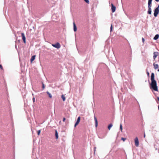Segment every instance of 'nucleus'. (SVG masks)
Returning <instances> with one entry per match:
<instances>
[{"instance_id":"0eeeda50","label":"nucleus","mask_w":159,"mask_h":159,"mask_svg":"<svg viewBox=\"0 0 159 159\" xmlns=\"http://www.w3.org/2000/svg\"><path fill=\"white\" fill-rule=\"evenodd\" d=\"M111 5L112 12H114L115 11L116 7L112 3L111 4Z\"/></svg>"},{"instance_id":"412c9836","label":"nucleus","mask_w":159,"mask_h":159,"mask_svg":"<svg viewBox=\"0 0 159 159\" xmlns=\"http://www.w3.org/2000/svg\"><path fill=\"white\" fill-rule=\"evenodd\" d=\"M152 0H148V4H152Z\"/></svg>"},{"instance_id":"58836bf2","label":"nucleus","mask_w":159,"mask_h":159,"mask_svg":"<svg viewBox=\"0 0 159 159\" xmlns=\"http://www.w3.org/2000/svg\"><path fill=\"white\" fill-rule=\"evenodd\" d=\"M158 110H159V105L158 106Z\"/></svg>"},{"instance_id":"72a5a7b5","label":"nucleus","mask_w":159,"mask_h":159,"mask_svg":"<svg viewBox=\"0 0 159 159\" xmlns=\"http://www.w3.org/2000/svg\"><path fill=\"white\" fill-rule=\"evenodd\" d=\"M155 0L157 2H158L159 1V0Z\"/></svg>"},{"instance_id":"ea45409f","label":"nucleus","mask_w":159,"mask_h":159,"mask_svg":"<svg viewBox=\"0 0 159 159\" xmlns=\"http://www.w3.org/2000/svg\"><path fill=\"white\" fill-rule=\"evenodd\" d=\"M157 71H158V72L159 71V69H158V70H157Z\"/></svg>"},{"instance_id":"9d476101","label":"nucleus","mask_w":159,"mask_h":159,"mask_svg":"<svg viewBox=\"0 0 159 159\" xmlns=\"http://www.w3.org/2000/svg\"><path fill=\"white\" fill-rule=\"evenodd\" d=\"M153 66H154V69H157L158 68V65L157 64H156L155 63L153 64Z\"/></svg>"},{"instance_id":"c9c22d12","label":"nucleus","mask_w":159,"mask_h":159,"mask_svg":"<svg viewBox=\"0 0 159 159\" xmlns=\"http://www.w3.org/2000/svg\"><path fill=\"white\" fill-rule=\"evenodd\" d=\"M15 48H17V46L16 45H15Z\"/></svg>"},{"instance_id":"bb28decb","label":"nucleus","mask_w":159,"mask_h":159,"mask_svg":"<svg viewBox=\"0 0 159 159\" xmlns=\"http://www.w3.org/2000/svg\"><path fill=\"white\" fill-rule=\"evenodd\" d=\"M0 68L2 70H3V67L1 64H0Z\"/></svg>"},{"instance_id":"a211bd4d","label":"nucleus","mask_w":159,"mask_h":159,"mask_svg":"<svg viewBox=\"0 0 159 159\" xmlns=\"http://www.w3.org/2000/svg\"><path fill=\"white\" fill-rule=\"evenodd\" d=\"M113 125L112 124H110L108 127V128L109 130H110L112 126Z\"/></svg>"},{"instance_id":"a878e982","label":"nucleus","mask_w":159,"mask_h":159,"mask_svg":"<svg viewBox=\"0 0 159 159\" xmlns=\"http://www.w3.org/2000/svg\"><path fill=\"white\" fill-rule=\"evenodd\" d=\"M45 88L44 84L43 83H42V88L43 89Z\"/></svg>"},{"instance_id":"f257e3e1","label":"nucleus","mask_w":159,"mask_h":159,"mask_svg":"<svg viewBox=\"0 0 159 159\" xmlns=\"http://www.w3.org/2000/svg\"><path fill=\"white\" fill-rule=\"evenodd\" d=\"M151 88L153 89L155 91H158V88L156 81L154 80V74L153 73L151 74Z\"/></svg>"},{"instance_id":"473e14b6","label":"nucleus","mask_w":159,"mask_h":159,"mask_svg":"<svg viewBox=\"0 0 159 159\" xmlns=\"http://www.w3.org/2000/svg\"><path fill=\"white\" fill-rule=\"evenodd\" d=\"M157 99L159 101V97H157Z\"/></svg>"},{"instance_id":"20e7f679","label":"nucleus","mask_w":159,"mask_h":159,"mask_svg":"<svg viewBox=\"0 0 159 159\" xmlns=\"http://www.w3.org/2000/svg\"><path fill=\"white\" fill-rule=\"evenodd\" d=\"M134 142L135 145L136 147H138L139 145V141L137 137H136L134 139Z\"/></svg>"},{"instance_id":"6e6552de","label":"nucleus","mask_w":159,"mask_h":159,"mask_svg":"<svg viewBox=\"0 0 159 159\" xmlns=\"http://www.w3.org/2000/svg\"><path fill=\"white\" fill-rule=\"evenodd\" d=\"M94 119L95 123V127H97L98 125V122L96 117L95 116H94Z\"/></svg>"},{"instance_id":"cd10ccee","label":"nucleus","mask_w":159,"mask_h":159,"mask_svg":"<svg viewBox=\"0 0 159 159\" xmlns=\"http://www.w3.org/2000/svg\"><path fill=\"white\" fill-rule=\"evenodd\" d=\"M79 124V123H77L76 122L75 123V125H74V127H76V126Z\"/></svg>"},{"instance_id":"6ab92c4d","label":"nucleus","mask_w":159,"mask_h":159,"mask_svg":"<svg viewBox=\"0 0 159 159\" xmlns=\"http://www.w3.org/2000/svg\"><path fill=\"white\" fill-rule=\"evenodd\" d=\"M120 129L121 130V132H122V125L121 124H120Z\"/></svg>"},{"instance_id":"7c9ffc66","label":"nucleus","mask_w":159,"mask_h":159,"mask_svg":"<svg viewBox=\"0 0 159 159\" xmlns=\"http://www.w3.org/2000/svg\"><path fill=\"white\" fill-rule=\"evenodd\" d=\"M66 120V118H63V122H64Z\"/></svg>"},{"instance_id":"f704fd0d","label":"nucleus","mask_w":159,"mask_h":159,"mask_svg":"<svg viewBox=\"0 0 159 159\" xmlns=\"http://www.w3.org/2000/svg\"><path fill=\"white\" fill-rule=\"evenodd\" d=\"M157 8H158V9H159V5L158 6V7Z\"/></svg>"},{"instance_id":"393cba45","label":"nucleus","mask_w":159,"mask_h":159,"mask_svg":"<svg viewBox=\"0 0 159 159\" xmlns=\"http://www.w3.org/2000/svg\"><path fill=\"white\" fill-rule=\"evenodd\" d=\"M40 132H41V130H39L38 131V135H39L40 134Z\"/></svg>"},{"instance_id":"f3484780","label":"nucleus","mask_w":159,"mask_h":159,"mask_svg":"<svg viewBox=\"0 0 159 159\" xmlns=\"http://www.w3.org/2000/svg\"><path fill=\"white\" fill-rule=\"evenodd\" d=\"M61 98H62L63 101H64L66 100V98L63 95H62L61 96Z\"/></svg>"},{"instance_id":"9b49d317","label":"nucleus","mask_w":159,"mask_h":159,"mask_svg":"<svg viewBox=\"0 0 159 159\" xmlns=\"http://www.w3.org/2000/svg\"><path fill=\"white\" fill-rule=\"evenodd\" d=\"M159 37V35L158 34H156L153 38V39L155 40H157L158 39Z\"/></svg>"},{"instance_id":"c85d7f7f","label":"nucleus","mask_w":159,"mask_h":159,"mask_svg":"<svg viewBox=\"0 0 159 159\" xmlns=\"http://www.w3.org/2000/svg\"><path fill=\"white\" fill-rule=\"evenodd\" d=\"M33 99V102H35V98H34V97H33V99Z\"/></svg>"},{"instance_id":"b1692460","label":"nucleus","mask_w":159,"mask_h":159,"mask_svg":"<svg viewBox=\"0 0 159 159\" xmlns=\"http://www.w3.org/2000/svg\"><path fill=\"white\" fill-rule=\"evenodd\" d=\"M126 139L125 138H121V140H123L124 141H125Z\"/></svg>"},{"instance_id":"2f4dec72","label":"nucleus","mask_w":159,"mask_h":159,"mask_svg":"<svg viewBox=\"0 0 159 159\" xmlns=\"http://www.w3.org/2000/svg\"><path fill=\"white\" fill-rule=\"evenodd\" d=\"M147 73L148 75V76L149 75V73L148 72H147Z\"/></svg>"},{"instance_id":"c756f323","label":"nucleus","mask_w":159,"mask_h":159,"mask_svg":"<svg viewBox=\"0 0 159 159\" xmlns=\"http://www.w3.org/2000/svg\"><path fill=\"white\" fill-rule=\"evenodd\" d=\"M142 40L143 42V43L144 42L145 40H144V39L143 38H142Z\"/></svg>"},{"instance_id":"7ed1b4c3","label":"nucleus","mask_w":159,"mask_h":159,"mask_svg":"<svg viewBox=\"0 0 159 159\" xmlns=\"http://www.w3.org/2000/svg\"><path fill=\"white\" fill-rule=\"evenodd\" d=\"M159 13V9L158 8H156L154 11V15L155 17H156Z\"/></svg>"},{"instance_id":"aec40b11","label":"nucleus","mask_w":159,"mask_h":159,"mask_svg":"<svg viewBox=\"0 0 159 159\" xmlns=\"http://www.w3.org/2000/svg\"><path fill=\"white\" fill-rule=\"evenodd\" d=\"M151 4H148V9H151Z\"/></svg>"},{"instance_id":"423d86ee","label":"nucleus","mask_w":159,"mask_h":159,"mask_svg":"<svg viewBox=\"0 0 159 159\" xmlns=\"http://www.w3.org/2000/svg\"><path fill=\"white\" fill-rule=\"evenodd\" d=\"M21 36L22 37V39L23 40L24 43H26V40H25L26 39H25V36L24 34V33H21Z\"/></svg>"},{"instance_id":"ddd939ff","label":"nucleus","mask_w":159,"mask_h":159,"mask_svg":"<svg viewBox=\"0 0 159 159\" xmlns=\"http://www.w3.org/2000/svg\"><path fill=\"white\" fill-rule=\"evenodd\" d=\"M35 55H34L30 59V61L31 62H32L35 59Z\"/></svg>"},{"instance_id":"4468645a","label":"nucleus","mask_w":159,"mask_h":159,"mask_svg":"<svg viewBox=\"0 0 159 159\" xmlns=\"http://www.w3.org/2000/svg\"><path fill=\"white\" fill-rule=\"evenodd\" d=\"M48 94V95L49 97L51 98H52V96L51 95V94L48 91H47L46 92Z\"/></svg>"},{"instance_id":"4c0bfd02","label":"nucleus","mask_w":159,"mask_h":159,"mask_svg":"<svg viewBox=\"0 0 159 159\" xmlns=\"http://www.w3.org/2000/svg\"><path fill=\"white\" fill-rule=\"evenodd\" d=\"M95 148H95L94 149V152H95Z\"/></svg>"},{"instance_id":"5701e85b","label":"nucleus","mask_w":159,"mask_h":159,"mask_svg":"<svg viewBox=\"0 0 159 159\" xmlns=\"http://www.w3.org/2000/svg\"><path fill=\"white\" fill-rule=\"evenodd\" d=\"M84 1L87 3L89 4V0H84Z\"/></svg>"},{"instance_id":"1a4fd4ad","label":"nucleus","mask_w":159,"mask_h":159,"mask_svg":"<svg viewBox=\"0 0 159 159\" xmlns=\"http://www.w3.org/2000/svg\"><path fill=\"white\" fill-rule=\"evenodd\" d=\"M73 28H74V30L75 32L77 31V27L76 25L74 22L73 23Z\"/></svg>"},{"instance_id":"f8f14e48","label":"nucleus","mask_w":159,"mask_h":159,"mask_svg":"<svg viewBox=\"0 0 159 159\" xmlns=\"http://www.w3.org/2000/svg\"><path fill=\"white\" fill-rule=\"evenodd\" d=\"M55 135L56 139H57L58 138V136L57 131L56 130L55 131Z\"/></svg>"},{"instance_id":"2eb2a0df","label":"nucleus","mask_w":159,"mask_h":159,"mask_svg":"<svg viewBox=\"0 0 159 159\" xmlns=\"http://www.w3.org/2000/svg\"><path fill=\"white\" fill-rule=\"evenodd\" d=\"M148 14H149V15H150L151 14V13H152L151 9H148Z\"/></svg>"},{"instance_id":"4be33fe9","label":"nucleus","mask_w":159,"mask_h":159,"mask_svg":"<svg viewBox=\"0 0 159 159\" xmlns=\"http://www.w3.org/2000/svg\"><path fill=\"white\" fill-rule=\"evenodd\" d=\"M112 30V25L111 24L110 27V31L111 32Z\"/></svg>"},{"instance_id":"dca6fc26","label":"nucleus","mask_w":159,"mask_h":159,"mask_svg":"<svg viewBox=\"0 0 159 159\" xmlns=\"http://www.w3.org/2000/svg\"><path fill=\"white\" fill-rule=\"evenodd\" d=\"M80 120V116H79L77 119L76 122L78 123H79Z\"/></svg>"},{"instance_id":"e433bc0d","label":"nucleus","mask_w":159,"mask_h":159,"mask_svg":"<svg viewBox=\"0 0 159 159\" xmlns=\"http://www.w3.org/2000/svg\"><path fill=\"white\" fill-rule=\"evenodd\" d=\"M144 138H145V134H144Z\"/></svg>"},{"instance_id":"f03ea898","label":"nucleus","mask_w":159,"mask_h":159,"mask_svg":"<svg viewBox=\"0 0 159 159\" xmlns=\"http://www.w3.org/2000/svg\"><path fill=\"white\" fill-rule=\"evenodd\" d=\"M52 45L53 47L57 49H59L61 47V45L59 43H56L54 44H52Z\"/></svg>"},{"instance_id":"39448f33","label":"nucleus","mask_w":159,"mask_h":159,"mask_svg":"<svg viewBox=\"0 0 159 159\" xmlns=\"http://www.w3.org/2000/svg\"><path fill=\"white\" fill-rule=\"evenodd\" d=\"M158 55V52H153V58L154 60L155 59Z\"/></svg>"}]
</instances>
